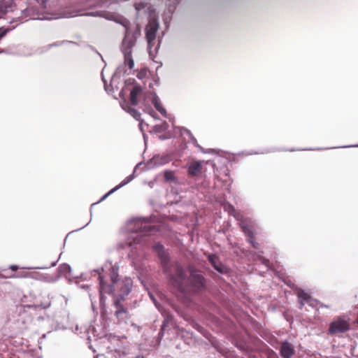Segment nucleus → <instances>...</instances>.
I'll list each match as a JSON object with an SVG mask.
<instances>
[{
	"mask_svg": "<svg viewBox=\"0 0 358 358\" xmlns=\"http://www.w3.org/2000/svg\"><path fill=\"white\" fill-rule=\"evenodd\" d=\"M113 284L115 283V278L113 277Z\"/></svg>",
	"mask_w": 358,
	"mask_h": 358,
	"instance_id": "f704fd0d",
	"label": "nucleus"
},
{
	"mask_svg": "<svg viewBox=\"0 0 358 358\" xmlns=\"http://www.w3.org/2000/svg\"><path fill=\"white\" fill-rule=\"evenodd\" d=\"M129 292H130V288L128 286H127L125 287V291H124L125 294H128L129 293Z\"/></svg>",
	"mask_w": 358,
	"mask_h": 358,
	"instance_id": "c756f323",
	"label": "nucleus"
},
{
	"mask_svg": "<svg viewBox=\"0 0 358 358\" xmlns=\"http://www.w3.org/2000/svg\"><path fill=\"white\" fill-rule=\"evenodd\" d=\"M115 306L117 308V310L115 311V315L118 320V322L126 323L129 319V313L127 310L120 305V300H117L115 302Z\"/></svg>",
	"mask_w": 358,
	"mask_h": 358,
	"instance_id": "423d86ee",
	"label": "nucleus"
},
{
	"mask_svg": "<svg viewBox=\"0 0 358 358\" xmlns=\"http://www.w3.org/2000/svg\"><path fill=\"white\" fill-rule=\"evenodd\" d=\"M99 280H100V292H101V294H103V293H108V294H110V290H109L110 288H108V287H106L101 276H99Z\"/></svg>",
	"mask_w": 358,
	"mask_h": 358,
	"instance_id": "f3484780",
	"label": "nucleus"
},
{
	"mask_svg": "<svg viewBox=\"0 0 358 358\" xmlns=\"http://www.w3.org/2000/svg\"><path fill=\"white\" fill-rule=\"evenodd\" d=\"M158 29L159 23L156 20H150L145 28V36L149 48H152L153 45Z\"/></svg>",
	"mask_w": 358,
	"mask_h": 358,
	"instance_id": "20e7f679",
	"label": "nucleus"
},
{
	"mask_svg": "<svg viewBox=\"0 0 358 358\" xmlns=\"http://www.w3.org/2000/svg\"><path fill=\"white\" fill-rule=\"evenodd\" d=\"M295 353V350L292 344L289 342L281 343L280 354L282 358H291Z\"/></svg>",
	"mask_w": 358,
	"mask_h": 358,
	"instance_id": "0eeeda50",
	"label": "nucleus"
},
{
	"mask_svg": "<svg viewBox=\"0 0 358 358\" xmlns=\"http://www.w3.org/2000/svg\"><path fill=\"white\" fill-rule=\"evenodd\" d=\"M202 164L201 162L193 160L187 166L188 175L191 177H196L201 174Z\"/></svg>",
	"mask_w": 358,
	"mask_h": 358,
	"instance_id": "6e6552de",
	"label": "nucleus"
},
{
	"mask_svg": "<svg viewBox=\"0 0 358 358\" xmlns=\"http://www.w3.org/2000/svg\"><path fill=\"white\" fill-rule=\"evenodd\" d=\"M241 228L244 234L248 237V239H252L254 238L253 231L248 226L243 224Z\"/></svg>",
	"mask_w": 358,
	"mask_h": 358,
	"instance_id": "2eb2a0df",
	"label": "nucleus"
},
{
	"mask_svg": "<svg viewBox=\"0 0 358 358\" xmlns=\"http://www.w3.org/2000/svg\"><path fill=\"white\" fill-rule=\"evenodd\" d=\"M127 355L125 351L120 352V350H115L113 353V357L115 358H124Z\"/></svg>",
	"mask_w": 358,
	"mask_h": 358,
	"instance_id": "aec40b11",
	"label": "nucleus"
},
{
	"mask_svg": "<svg viewBox=\"0 0 358 358\" xmlns=\"http://www.w3.org/2000/svg\"><path fill=\"white\" fill-rule=\"evenodd\" d=\"M104 72H105V69H103V71L101 72V76H102V80H103V82L104 83V88H105L106 92H110L112 90V87H111V85H112V77H110L109 78V80H107L105 78Z\"/></svg>",
	"mask_w": 358,
	"mask_h": 358,
	"instance_id": "4468645a",
	"label": "nucleus"
},
{
	"mask_svg": "<svg viewBox=\"0 0 358 358\" xmlns=\"http://www.w3.org/2000/svg\"><path fill=\"white\" fill-rule=\"evenodd\" d=\"M136 358H138V357H136Z\"/></svg>",
	"mask_w": 358,
	"mask_h": 358,
	"instance_id": "e433bc0d",
	"label": "nucleus"
},
{
	"mask_svg": "<svg viewBox=\"0 0 358 358\" xmlns=\"http://www.w3.org/2000/svg\"><path fill=\"white\" fill-rule=\"evenodd\" d=\"M164 177L166 182H173L175 183L178 182L175 173L173 171H165L164 173Z\"/></svg>",
	"mask_w": 358,
	"mask_h": 358,
	"instance_id": "ddd939ff",
	"label": "nucleus"
},
{
	"mask_svg": "<svg viewBox=\"0 0 358 358\" xmlns=\"http://www.w3.org/2000/svg\"><path fill=\"white\" fill-rule=\"evenodd\" d=\"M161 259H162V266H163L164 272L166 273H169L170 271L169 269L168 261H167L166 257L162 255L161 256Z\"/></svg>",
	"mask_w": 358,
	"mask_h": 358,
	"instance_id": "a211bd4d",
	"label": "nucleus"
},
{
	"mask_svg": "<svg viewBox=\"0 0 358 358\" xmlns=\"http://www.w3.org/2000/svg\"><path fill=\"white\" fill-rule=\"evenodd\" d=\"M155 249L159 252V255H161V252L163 250L164 247L160 244H157L155 245Z\"/></svg>",
	"mask_w": 358,
	"mask_h": 358,
	"instance_id": "5701e85b",
	"label": "nucleus"
},
{
	"mask_svg": "<svg viewBox=\"0 0 358 358\" xmlns=\"http://www.w3.org/2000/svg\"><path fill=\"white\" fill-rule=\"evenodd\" d=\"M148 75V70L146 69H142L137 73V77L139 79L145 78Z\"/></svg>",
	"mask_w": 358,
	"mask_h": 358,
	"instance_id": "6ab92c4d",
	"label": "nucleus"
},
{
	"mask_svg": "<svg viewBox=\"0 0 358 358\" xmlns=\"http://www.w3.org/2000/svg\"><path fill=\"white\" fill-rule=\"evenodd\" d=\"M154 106L155 108L163 115H164L166 113V110L164 108L162 107L161 103L157 100L155 99L153 101Z\"/></svg>",
	"mask_w": 358,
	"mask_h": 358,
	"instance_id": "dca6fc26",
	"label": "nucleus"
},
{
	"mask_svg": "<svg viewBox=\"0 0 358 358\" xmlns=\"http://www.w3.org/2000/svg\"><path fill=\"white\" fill-rule=\"evenodd\" d=\"M230 208H231V209H232V210H233V211H234V210H235L233 206H230Z\"/></svg>",
	"mask_w": 358,
	"mask_h": 358,
	"instance_id": "72a5a7b5",
	"label": "nucleus"
},
{
	"mask_svg": "<svg viewBox=\"0 0 358 358\" xmlns=\"http://www.w3.org/2000/svg\"><path fill=\"white\" fill-rule=\"evenodd\" d=\"M120 96H122L123 95V92H121L120 93Z\"/></svg>",
	"mask_w": 358,
	"mask_h": 358,
	"instance_id": "473e14b6",
	"label": "nucleus"
},
{
	"mask_svg": "<svg viewBox=\"0 0 358 358\" xmlns=\"http://www.w3.org/2000/svg\"><path fill=\"white\" fill-rule=\"evenodd\" d=\"M189 277L186 278L184 268L179 264H176V273L169 275L170 280L173 287L181 292H200L205 288V278L199 272L189 267Z\"/></svg>",
	"mask_w": 358,
	"mask_h": 358,
	"instance_id": "f257e3e1",
	"label": "nucleus"
},
{
	"mask_svg": "<svg viewBox=\"0 0 358 358\" xmlns=\"http://www.w3.org/2000/svg\"><path fill=\"white\" fill-rule=\"evenodd\" d=\"M7 32L8 29H0V39L3 38L6 34Z\"/></svg>",
	"mask_w": 358,
	"mask_h": 358,
	"instance_id": "393cba45",
	"label": "nucleus"
},
{
	"mask_svg": "<svg viewBox=\"0 0 358 358\" xmlns=\"http://www.w3.org/2000/svg\"><path fill=\"white\" fill-rule=\"evenodd\" d=\"M208 259L215 269H216L217 271L220 273H223L224 271V266L220 262L219 259L216 255H209Z\"/></svg>",
	"mask_w": 358,
	"mask_h": 358,
	"instance_id": "9b49d317",
	"label": "nucleus"
},
{
	"mask_svg": "<svg viewBox=\"0 0 358 358\" xmlns=\"http://www.w3.org/2000/svg\"><path fill=\"white\" fill-rule=\"evenodd\" d=\"M110 194H112V189L110 190L107 194H106L101 199L100 201H102L105 198H106L108 195H110Z\"/></svg>",
	"mask_w": 358,
	"mask_h": 358,
	"instance_id": "cd10ccee",
	"label": "nucleus"
},
{
	"mask_svg": "<svg viewBox=\"0 0 358 358\" xmlns=\"http://www.w3.org/2000/svg\"><path fill=\"white\" fill-rule=\"evenodd\" d=\"M248 241H249V242L252 245V246H253V248H256V249H257V248H258V245H259V244H258V243H257V242H255V241H254V238H252V239L249 238V239H248Z\"/></svg>",
	"mask_w": 358,
	"mask_h": 358,
	"instance_id": "b1692460",
	"label": "nucleus"
},
{
	"mask_svg": "<svg viewBox=\"0 0 358 358\" xmlns=\"http://www.w3.org/2000/svg\"><path fill=\"white\" fill-rule=\"evenodd\" d=\"M130 180H131V178H130V176H129V177H128V178H127V179L123 182V183H122V184L119 185H117V186H116V187H113V192H114L115 191H116L117 189H118L121 186H122V185H125V184L128 183V182L130 181Z\"/></svg>",
	"mask_w": 358,
	"mask_h": 358,
	"instance_id": "4be33fe9",
	"label": "nucleus"
},
{
	"mask_svg": "<svg viewBox=\"0 0 358 358\" xmlns=\"http://www.w3.org/2000/svg\"><path fill=\"white\" fill-rule=\"evenodd\" d=\"M120 106L122 109L129 113L134 119L136 120H141V113L136 109L131 106L130 103L126 99H124L120 101Z\"/></svg>",
	"mask_w": 358,
	"mask_h": 358,
	"instance_id": "1a4fd4ad",
	"label": "nucleus"
},
{
	"mask_svg": "<svg viewBox=\"0 0 358 358\" xmlns=\"http://www.w3.org/2000/svg\"><path fill=\"white\" fill-rule=\"evenodd\" d=\"M143 89L141 86L134 85L130 92V103L132 106H136L138 103V97L142 94Z\"/></svg>",
	"mask_w": 358,
	"mask_h": 358,
	"instance_id": "9d476101",
	"label": "nucleus"
},
{
	"mask_svg": "<svg viewBox=\"0 0 358 358\" xmlns=\"http://www.w3.org/2000/svg\"><path fill=\"white\" fill-rule=\"evenodd\" d=\"M164 329V325L162 326V327L161 328V331H162Z\"/></svg>",
	"mask_w": 358,
	"mask_h": 358,
	"instance_id": "c9c22d12",
	"label": "nucleus"
},
{
	"mask_svg": "<svg viewBox=\"0 0 358 358\" xmlns=\"http://www.w3.org/2000/svg\"><path fill=\"white\" fill-rule=\"evenodd\" d=\"M62 267L64 268L65 269H69V266L64 265Z\"/></svg>",
	"mask_w": 358,
	"mask_h": 358,
	"instance_id": "7c9ffc66",
	"label": "nucleus"
},
{
	"mask_svg": "<svg viewBox=\"0 0 358 358\" xmlns=\"http://www.w3.org/2000/svg\"><path fill=\"white\" fill-rule=\"evenodd\" d=\"M350 327V324L348 320L338 317L330 323L329 334L331 335H338L348 331Z\"/></svg>",
	"mask_w": 358,
	"mask_h": 358,
	"instance_id": "7ed1b4c3",
	"label": "nucleus"
},
{
	"mask_svg": "<svg viewBox=\"0 0 358 358\" xmlns=\"http://www.w3.org/2000/svg\"><path fill=\"white\" fill-rule=\"evenodd\" d=\"M101 316L104 318L105 317V313L104 312H102L101 313Z\"/></svg>",
	"mask_w": 358,
	"mask_h": 358,
	"instance_id": "2f4dec72",
	"label": "nucleus"
},
{
	"mask_svg": "<svg viewBox=\"0 0 358 358\" xmlns=\"http://www.w3.org/2000/svg\"><path fill=\"white\" fill-rule=\"evenodd\" d=\"M260 260H261V262H262V264H264V265H266V266H268V264H269V261H268V259H265V258H264V257H260Z\"/></svg>",
	"mask_w": 358,
	"mask_h": 358,
	"instance_id": "a878e982",
	"label": "nucleus"
},
{
	"mask_svg": "<svg viewBox=\"0 0 358 358\" xmlns=\"http://www.w3.org/2000/svg\"><path fill=\"white\" fill-rule=\"evenodd\" d=\"M296 294H297V296L301 299L299 308L302 309L305 303L310 302V301L311 299V296L309 294H308L303 289H299L297 291Z\"/></svg>",
	"mask_w": 358,
	"mask_h": 358,
	"instance_id": "f8f14e48",
	"label": "nucleus"
},
{
	"mask_svg": "<svg viewBox=\"0 0 358 358\" xmlns=\"http://www.w3.org/2000/svg\"><path fill=\"white\" fill-rule=\"evenodd\" d=\"M28 276V273L27 272L22 271L20 272L15 275H10V278H26Z\"/></svg>",
	"mask_w": 358,
	"mask_h": 358,
	"instance_id": "412c9836",
	"label": "nucleus"
},
{
	"mask_svg": "<svg viewBox=\"0 0 358 358\" xmlns=\"http://www.w3.org/2000/svg\"><path fill=\"white\" fill-rule=\"evenodd\" d=\"M122 24L125 28V36L121 46L122 52L124 54V63L129 69H132L134 66V62L131 56V52L132 48L136 42V38L134 36H130L129 22L127 20H124Z\"/></svg>",
	"mask_w": 358,
	"mask_h": 358,
	"instance_id": "f03ea898",
	"label": "nucleus"
},
{
	"mask_svg": "<svg viewBox=\"0 0 358 358\" xmlns=\"http://www.w3.org/2000/svg\"><path fill=\"white\" fill-rule=\"evenodd\" d=\"M10 268L13 271H16L18 269V267L16 265H11Z\"/></svg>",
	"mask_w": 358,
	"mask_h": 358,
	"instance_id": "bb28decb",
	"label": "nucleus"
},
{
	"mask_svg": "<svg viewBox=\"0 0 358 358\" xmlns=\"http://www.w3.org/2000/svg\"><path fill=\"white\" fill-rule=\"evenodd\" d=\"M134 225L133 231L145 234L155 229V227L152 226L147 219H138L134 222Z\"/></svg>",
	"mask_w": 358,
	"mask_h": 358,
	"instance_id": "39448f33",
	"label": "nucleus"
},
{
	"mask_svg": "<svg viewBox=\"0 0 358 358\" xmlns=\"http://www.w3.org/2000/svg\"><path fill=\"white\" fill-rule=\"evenodd\" d=\"M140 27H138V25H136V30H135V32H134V34H138L139 35L140 34Z\"/></svg>",
	"mask_w": 358,
	"mask_h": 358,
	"instance_id": "c85d7f7f",
	"label": "nucleus"
}]
</instances>
